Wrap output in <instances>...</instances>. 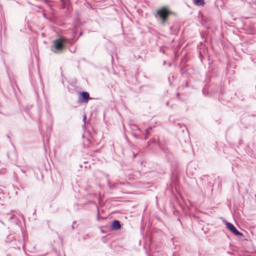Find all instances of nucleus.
<instances>
[{
    "label": "nucleus",
    "mask_w": 256,
    "mask_h": 256,
    "mask_svg": "<svg viewBox=\"0 0 256 256\" xmlns=\"http://www.w3.org/2000/svg\"><path fill=\"white\" fill-rule=\"evenodd\" d=\"M170 13L166 7H163L156 10L155 16L162 24L165 25Z\"/></svg>",
    "instance_id": "nucleus-1"
},
{
    "label": "nucleus",
    "mask_w": 256,
    "mask_h": 256,
    "mask_svg": "<svg viewBox=\"0 0 256 256\" xmlns=\"http://www.w3.org/2000/svg\"><path fill=\"white\" fill-rule=\"evenodd\" d=\"M64 38H60L54 40L50 50L55 54H58L62 51L64 48Z\"/></svg>",
    "instance_id": "nucleus-2"
},
{
    "label": "nucleus",
    "mask_w": 256,
    "mask_h": 256,
    "mask_svg": "<svg viewBox=\"0 0 256 256\" xmlns=\"http://www.w3.org/2000/svg\"><path fill=\"white\" fill-rule=\"evenodd\" d=\"M92 99H93V98L90 96V94L88 92H82L80 94L78 102L80 104H86L90 100Z\"/></svg>",
    "instance_id": "nucleus-3"
},
{
    "label": "nucleus",
    "mask_w": 256,
    "mask_h": 256,
    "mask_svg": "<svg viewBox=\"0 0 256 256\" xmlns=\"http://www.w3.org/2000/svg\"><path fill=\"white\" fill-rule=\"evenodd\" d=\"M80 25V24L79 20H77L75 22L73 26V27L72 28V30H68L66 32V34L68 35V34H70L72 35L70 38L74 39L76 36L78 29Z\"/></svg>",
    "instance_id": "nucleus-4"
},
{
    "label": "nucleus",
    "mask_w": 256,
    "mask_h": 256,
    "mask_svg": "<svg viewBox=\"0 0 256 256\" xmlns=\"http://www.w3.org/2000/svg\"><path fill=\"white\" fill-rule=\"evenodd\" d=\"M227 228L236 236H242L236 228L231 223L226 222Z\"/></svg>",
    "instance_id": "nucleus-5"
},
{
    "label": "nucleus",
    "mask_w": 256,
    "mask_h": 256,
    "mask_svg": "<svg viewBox=\"0 0 256 256\" xmlns=\"http://www.w3.org/2000/svg\"><path fill=\"white\" fill-rule=\"evenodd\" d=\"M112 227L114 230H120L121 228V225L120 221L118 220H114L112 222Z\"/></svg>",
    "instance_id": "nucleus-6"
},
{
    "label": "nucleus",
    "mask_w": 256,
    "mask_h": 256,
    "mask_svg": "<svg viewBox=\"0 0 256 256\" xmlns=\"http://www.w3.org/2000/svg\"><path fill=\"white\" fill-rule=\"evenodd\" d=\"M150 141H151V142H154V143H156V144H157L159 146L160 148H161L163 151H164V152H166V150H166V148H163L162 147V146L160 145V144L159 142H158V140H157V138H152V140H150Z\"/></svg>",
    "instance_id": "nucleus-7"
},
{
    "label": "nucleus",
    "mask_w": 256,
    "mask_h": 256,
    "mask_svg": "<svg viewBox=\"0 0 256 256\" xmlns=\"http://www.w3.org/2000/svg\"><path fill=\"white\" fill-rule=\"evenodd\" d=\"M194 4L198 6H203L204 4V0H193Z\"/></svg>",
    "instance_id": "nucleus-8"
},
{
    "label": "nucleus",
    "mask_w": 256,
    "mask_h": 256,
    "mask_svg": "<svg viewBox=\"0 0 256 256\" xmlns=\"http://www.w3.org/2000/svg\"><path fill=\"white\" fill-rule=\"evenodd\" d=\"M108 186L110 189H113L115 188L114 185L111 184L110 182H108Z\"/></svg>",
    "instance_id": "nucleus-9"
},
{
    "label": "nucleus",
    "mask_w": 256,
    "mask_h": 256,
    "mask_svg": "<svg viewBox=\"0 0 256 256\" xmlns=\"http://www.w3.org/2000/svg\"><path fill=\"white\" fill-rule=\"evenodd\" d=\"M152 129V127H149L146 130V134H148L150 132V130Z\"/></svg>",
    "instance_id": "nucleus-10"
},
{
    "label": "nucleus",
    "mask_w": 256,
    "mask_h": 256,
    "mask_svg": "<svg viewBox=\"0 0 256 256\" xmlns=\"http://www.w3.org/2000/svg\"><path fill=\"white\" fill-rule=\"evenodd\" d=\"M86 115H84L83 116L82 121L84 122V124H86Z\"/></svg>",
    "instance_id": "nucleus-11"
},
{
    "label": "nucleus",
    "mask_w": 256,
    "mask_h": 256,
    "mask_svg": "<svg viewBox=\"0 0 256 256\" xmlns=\"http://www.w3.org/2000/svg\"><path fill=\"white\" fill-rule=\"evenodd\" d=\"M68 41V39L67 38H66V36H65V40H64V42H65V44L67 43ZM66 48V46H65V49Z\"/></svg>",
    "instance_id": "nucleus-12"
},
{
    "label": "nucleus",
    "mask_w": 256,
    "mask_h": 256,
    "mask_svg": "<svg viewBox=\"0 0 256 256\" xmlns=\"http://www.w3.org/2000/svg\"><path fill=\"white\" fill-rule=\"evenodd\" d=\"M64 2H65V8H66V4L69 2V0H65Z\"/></svg>",
    "instance_id": "nucleus-13"
},
{
    "label": "nucleus",
    "mask_w": 256,
    "mask_h": 256,
    "mask_svg": "<svg viewBox=\"0 0 256 256\" xmlns=\"http://www.w3.org/2000/svg\"><path fill=\"white\" fill-rule=\"evenodd\" d=\"M166 105L167 106H168V105H169V102H166Z\"/></svg>",
    "instance_id": "nucleus-14"
},
{
    "label": "nucleus",
    "mask_w": 256,
    "mask_h": 256,
    "mask_svg": "<svg viewBox=\"0 0 256 256\" xmlns=\"http://www.w3.org/2000/svg\"><path fill=\"white\" fill-rule=\"evenodd\" d=\"M98 214H99V212H98V220H99V216H98Z\"/></svg>",
    "instance_id": "nucleus-15"
},
{
    "label": "nucleus",
    "mask_w": 256,
    "mask_h": 256,
    "mask_svg": "<svg viewBox=\"0 0 256 256\" xmlns=\"http://www.w3.org/2000/svg\"><path fill=\"white\" fill-rule=\"evenodd\" d=\"M148 138V137H147V136H146L144 138H145V139H146V138Z\"/></svg>",
    "instance_id": "nucleus-16"
},
{
    "label": "nucleus",
    "mask_w": 256,
    "mask_h": 256,
    "mask_svg": "<svg viewBox=\"0 0 256 256\" xmlns=\"http://www.w3.org/2000/svg\"><path fill=\"white\" fill-rule=\"evenodd\" d=\"M136 154H134V157H136Z\"/></svg>",
    "instance_id": "nucleus-17"
},
{
    "label": "nucleus",
    "mask_w": 256,
    "mask_h": 256,
    "mask_svg": "<svg viewBox=\"0 0 256 256\" xmlns=\"http://www.w3.org/2000/svg\"><path fill=\"white\" fill-rule=\"evenodd\" d=\"M138 130L140 132H141V130L140 128H138Z\"/></svg>",
    "instance_id": "nucleus-18"
},
{
    "label": "nucleus",
    "mask_w": 256,
    "mask_h": 256,
    "mask_svg": "<svg viewBox=\"0 0 256 256\" xmlns=\"http://www.w3.org/2000/svg\"><path fill=\"white\" fill-rule=\"evenodd\" d=\"M62 1V0H61Z\"/></svg>",
    "instance_id": "nucleus-19"
}]
</instances>
